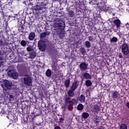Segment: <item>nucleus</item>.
Listing matches in <instances>:
<instances>
[{
    "label": "nucleus",
    "mask_w": 129,
    "mask_h": 129,
    "mask_svg": "<svg viewBox=\"0 0 129 129\" xmlns=\"http://www.w3.org/2000/svg\"><path fill=\"white\" fill-rule=\"evenodd\" d=\"M4 65V62L3 61H0V67L1 66H3Z\"/></svg>",
    "instance_id": "47"
},
{
    "label": "nucleus",
    "mask_w": 129,
    "mask_h": 129,
    "mask_svg": "<svg viewBox=\"0 0 129 129\" xmlns=\"http://www.w3.org/2000/svg\"><path fill=\"white\" fill-rule=\"evenodd\" d=\"M29 56L31 59H34V58H36V52L35 51H32L31 52H29Z\"/></svg>",
    "instance_id": "24"
},
{
    "label": "nucleus",
    "mask_w": 129,
    "mask_h": 129,
    "mask_svg": "<svg viewBox=\"0 0 129 129\" xmlns=\"http://www.w3.org/2000/svg\"><path fill=\"white\" fill-rule=\"evenodd\" d=\"M20 44L21 46H22L23 47H25L27 45V41L25 40H22L20 42Z\"/></svg>",
    "instance_id": "34"
},
{
    "label": "nucleus",
    "mask_w": 129,
    "mask_h": 129,
    "mask_svg": "<svg viewBox=\"0 0 129 129\" xmlns=\"http://www.w3.org/2000/svg\"><path fill=\"white\" fill-rule=\"evenodd\" d=\"M78 110H82L83 109V105L82 104H79L77 106Z\"/></svg>",
    "instance_id": "31"
},
{
    "label": "nucleus",
    "mask_w": 129,
    "mask_h": 129,
    "mask_svg": "<svg viewBox=\"0 0 129 129\" xmlns=\"http://www.w3.org/2000/svg\"><path fill=\"white\" fill-rule=\"evenodd\" d=\"M82 117H83V118H84V119L88 118V117H89V113L86 112H84L82 114Z\"/></svg>",
    "instance_id": "23"
},
{
    "label": "nucleus",
    "mask_w": 129,
    "mask_h": 129,
    "mask_svg": "<svg viewBox=\"0 0 129 129\" xmlns=\"http://www.w3.org/2000/svg\"><path fill=\"white\" fill-rule=\"evenodd\" d=\"M86 83V86H91V85H92V82H91V81L88 80L87 81H86L85 82Z\"/></svg>",
    "instance_id": "29"
},
{
    "label": "nucleus",
    "mask_w": 129,
    "mask_h": 129,
    "mask_svg": "<svg viewBox=\"0 0 129 129\" xmlns=\"http://www.w3.org/2000/svg\"><path fill=\"white\" fill-rule=\"evenodd\" d=\"M28 7L30 8V10L32 11H35V12L42 11V10H43V8L40 6L37 5L36 6H33V3L28 4Z\"/></svg>",
    "instance_id": "5"
},
{
    "label": "nucleus",
    "mask_w": 129,
    "mask_h": 129,
    "mask_svg": "<svg viewBox=\"0 0 129 129\" xmlns=\"http://www.w3.org/2000/svg\"><path fill=\"white\" fill-rule=\"evenodd\" d=\"M35 37H36V33L34 32H32L30 33L28 39L30 41H33L35 39Z\"/></svg>",
    "instance_id": "11"
},
{
    "label": "nucleus",
    "mask_w": 129,
    "mask_h": 129,
    "mask_svg": "<svg viewBox=\"0 0 129 129\" xmlns=\"http://www.w3.org/2000/svg\"><path fill=\"white\" fill-rule=\"evenodd\" d=\"M85 45L86 48H90L91 47V43H90L89 41H86L85 42Z\"/></svg>",
    "instance_id": "27"
},
{
    "label": "nucleus",
    "mask_w": 129,
    "mask_h": 129,
    "mask_svg": "<svg viewBox=\"0 0 129 129\" xmlns=\"http://www.w3.org/2000/svg\"><path fill=\"white\" fill-rule=\"evenodd\" d=\"M80 51L82 55H85V53H86V50H85V48H84V47L81 48Z\"/></svg>",
    "instance_id": "35"
},
{
    "label": "nucleus",
    "mask_w": 129,
    "mask_h": 129,
    "mask_svg": "<svg viewBox=\"0 0 129 129\" xmlns=\"http://www.w3.org/2000/svg\"><path fill=\"white\" fill-rule=\"evenodd\" d=\"M63 100L65 101L66 105L67 106L71 103V98H70V97L64 98Z\"/></svg>",
    "instance_id": "14"
},
{
    "label": "nucleus",
    "mask_w": 129,
    "mask_h": 129,
    "mask_svg": "<svg viewBox=\"0 0 129 129\" xmlns=\"http://www.w3.org/2000/svg\"><path fill=\"white\" fill-rule=\"evenodd\" d=\"M79 86V83H78L77 81H74L72 86H71L70 89L75 91V90H76V89H77V88H78Z\"/></svg>",
    "instance_id": "8"
},
{
    "label": "nucleus",
    "mask_w": 129,
    "mask_h": 129,
    "mask_svg": "<svg viewBox=\"0 0 129 129\" xmlns=\"http://www.w3.org/2000/svg\"><path fill=\"white\" fill-rule=\"evenodd\" d=\"M8 74L9 76L12 77L13 79H17L18 77H19V74L17 72L9 71Z\"/></svg>",
    "instance_id": "6"
},
{
    "label": "nucleus",
    "mask_w": 129,
    "mask_h": 129,
    "mask_svg": "<svg viewBox=\"0 0 129 129\" xmlns=\"http://www.w3.org/2000/svg\"><path fill=\"white\" fill-rule=\"evenodd\" d=\"M68 108L70 111L72 110V109H73V105L71 104H69V105H68Z\"/></svg>",
    "instance_id": "36"
},
{
    "label": "nucleus",
    "mask_w": 129,
    "mask_h": 129,
    "mask_svg": "<svg viewBox=\"0 0 129 129\" xmlns=\"http://www.w3.org/2000/svg\"><path fill=\"white\" fill-rule=\"evenodd\" d=\"M0 55H2V51L0 50Z\"/></svg>",
    "instance_id": "52"
},
{
    "label": "nucleus",
    "mask_w": 129,
    "mask_h": 129,
    "mask_svg": "<svg viewBox=\"0 0 129 129\" xmlns=\"http://www.w3.org/2000/svg\"><path fill=\"white\" fill-rule=\"evenodd\" d=\"M94 122L96 123V125L100 122V117L99 116H96L94 119Z\"/></svg>",
    "instance_id": "19"
},
{
    "label": "nucleus",
    "mask_w": 129,
    "mask_h": 129,
    "mask_svg": "<svg viewBox=\"0 0 129 129\" xmlns=\"http://www.w3.org/2000/svg\"><path fill=\"white\" fill-rule=\"evenodd\" d=\"M1 3H2V2L1 1V0H0V5H1ZM1 6H0V10H1Z\"/></svg>",
    "instance_id": "51"
},
{
    "label": "nucleus",
    "mask_w": 129,
    "mask_h": 129,
    "mask_svg": "<svg viewBox=\"0 0 129 129\" xmlns=\"http://www.w3.org/2000/svg\"><path fill=\"white\" fill-rule=\"evenodd\" d=\"M101 4H103V5H105V3H104V2H102Z\"/></svg>",
    "instance_id": "50"
},
{
    "label": "nucleus",
    "mask_w": 129,
    "mask_h": 129,
    "mask_svg": "<svg viewBox=\"0 0 129 129\" xmlns=\"http://www.w3.org/2000/svg\"><path fill=\"white\" fill-rule=\"evenodd\" d=\"M79 100L80 102L82 103L85 102V96H84V95H81L79 97Z\"/></svg>",
    "instance_id": "22"
},
{
    "label": "nucleus",
    "mask_w": 129,
    "mask_h": 129,
    "mask_svg": "<svg viewBox=\"0 0 129 129\" xmlns=\"http://www.w3.org/2000/svg\"><path fill=\"white\" fill-rule=\"evenodd\" d=\"M23 80L24 84L26 85V86H28V87L31 86L33 80H32V78L30 77V76H26L24 78Z\"/></svg>",
    "instance_id": "2"
},
{
    "label": "nucleus",
    "mask_w": 129,
    "mask_h": 129,
    "mask_svg": "<svg viewBox=\"0 0 129 129\" xmlns=\"http://www.w3.org/2000/svg\"><path fill=\"white\" fill-rule=\"evenodd\" d=\"M108 9H109V7H107L106 5H104V6L100 7V11H101V12H107Z\"/></svg>",
    "instance_id": "17"
},
{
    "label": "nucleus",
    "mask_w": 129,
    "mask_h": 129,
    "mask_svg": "<svg viewBox=\"0 0 129 129\" xmlns=\"http://www.w3.org/2000/svg\"><path fill=\"white\" fill-rule=\"evenodd\" d=\"M113 23L114 24V26H116L117 28H119V27H120V24H121L120 20L119 19H115L113 21Z\"/></svg>",
    "instance_id": "10"
},
{
    "label": "nucleus",
    "mask_w": 129,
    "mask_h": 129,
    "mask_svg": "<svg viewBox=\"0 0 129 129\" xmlns=\"http://www.w3.org/2000/svg\"><path fill=\"white\" fill-rule=\"evenodd\" d=\"M68 97H74L75 94L74 93V90H71L70 89V90L68 92Z\"/></svg>",
    "instance_id": "15"
},
{
    "label": "nucleus",
    "mask_w": 129,
    "mask_h": 129,
    "mask_svg": "<svg viewBox=\"0 0 129 129\" xmlns=\"http://www.w3.org/2000/svg\"><path fill=\"white\" fill-rule=\"evenodd\" d=\"M45 75L47 77H51V75H52V71L49 69H48L45 73Z\"/></svg>",
    "instance_id": "25"
},
{
    "label": "nucleus",
    "mask_w": 129,
    "mask_h": 129,
    "mask_svg": "<svg viewBox=\"0 0 129 129\" xmlns=\"http://www.w3.org/2000/svg\"><path fill=\"white\" fill-rule=\"evenodd\" d=\"M120 129H127V125L126 124L122 123L120 125Z\"/></svg>",
    "instance_id": "30"
},
{
    "label": "nucleus",
    "mask_w": 129,
    "mask_h": 129,
    "mask_svg": "<svg viewBox=\"0 0 129 129\" xmlns=\"http://www.w3.org/2000/svg\"><path fill=\"white\" fill-rule=\"evenodd\" d=\"M50 35V32H44L40 34V39H44V38H46L47 35Z\"/></svg>",
    "instance_id": "13"
},
{
    "label": "nucleus",
    "mask_w": 129,
    "mask_h": 129,
    "mask_svg": "<svg viewBox=\"0 0 129 129\" xmlns=\"http://www.w3.org/2000/svg\"><path fill=\"white\" fill-rule=\"evenodd\" d=\"M4 59V57L3 56H0V60H3Z\"/></svg>",
    "instance_id": "49"
},
{
    "label": "nucleus",
    "mask_w": 129,
    "mask_h": 129,
    "mask_svg": "<svg viewBox=\"0 0 129 129\" xmlns=\"http://www.w3.org/2000/svg\"><path fill=\"white\" fill-rule=\"evenodd\" d=\"M98 129H105V127H104V126H101L99 127Z\"/></svg>",
    "instance_id": "45"
},
{
    "label": "nucleus",
    "mask_w": 129,
    "mask_h": 129,
    "mask_svg": "<svg viewBox=\"0 0 129 129\" xmlns=\"http://www.w3.org/2000/svg\"><path fill=\"white\" fill-rule=\"evenodd\" d=\"M7 1H9V0H7Z\"/></svg>",
    "instance_id": "53"
},
{
    "label": "nucleus",
    "mask_w": 129,
    "mask_h": 129,
    "mask_svg": "<svg viewBox=\"0 0 129 129\" xmlns=\"http://www.w3.org/2000/svg\"><path fill=\"white\" fill-rule=\"evenodd\" d=\"M118 57H120L121 59L123 58V56H122V53H119L118 55Z\"/></svg>",
    "instance_id": "40"
},
{
    "label": "nucleus",
    "mask_w": 129,
    "mask_h": 129,
    "mask_svg": "<svg viewBox=\"0 0 129 129\" xmlns=\"http://www.w3.org/2000/svg\"><path fill=\"white\" fill-rule=\"evenodd\" d=\"M12 82L7 81L5 83V86H6L7 88H10V87L12 86Z\"/></svg>",
    "instance_id": "26"
},
{
    "label": "nucleus",
    "mask_w": 129,
    "mask_h": 129,
    "mask_svg": "<svg viewBox=\"0 0 129 129\" xmlns=\"http://www.w3.org/2000/svg\"><path fill=\"white\" fill-rule=\"evenodd\" d=\"M83 77L84 78H85V79H91L92 78V77H91V75H90L88 73H85L84 74Z\"/></svg>",
    "instance_id": "20"
},
{
    "label": "nucleus",
    "mask_w": 129,
    "mask_h": 129,
    "mask_svg": "<svg viewBox=\"0 0 129 129\" xmlns=\"http://www.w3.org/2000/svg\"><path fill=\"white\" fill-rule=\"evenodd\" d=\"M119 96V93H118L117 91L113 92V93L112 94V98L114 100H115V99H116L117 98H118Z\"/></svg>",
    "instance_id": "9"
},
{
    "label": "nucleus",
    "mask_w": 129,
    "mask_h": 129,
    "mask_svg": "<svg viewBox=\"0 0 129 129\" xmlns=\"http://www.w3.org/2000/svg\"><path fill=\"white\" fill-rule=\"evenodd\" d=\"M71 102H72V103H73V104H77V103H78V100L75 98H73Z\"/></svg>",
    "instance_id": "32"
},
{
    "label": "nucleus",
    "mask_w": 129,
    "mask_h": 129,
    "mask_svg": "<svg viewBox=\"0 0 129 129\" xmlns=\"http://www.w3.org/2000/svg\"><path fill=\"white\" fill-rule=\"evenodd\" d=\"M88 39L89 42H93V37L92 36H88Z\"/></svg>",
    "instance_id": "38"
},
{
    "label": "nucleus",
    "mask_w": 129,
    "mask_h": 129,
    "mask_svg": "<svg viewBox=\"0 0 129 129\" xmlns=\"http://www.w3.org/2000/svg\"><path fill=\"white\" fill-rule=\"evenodd\" d=\"M93 108V110L94 112H96V113L99 112V111L100 110V107L99 106H98L97 104L94 105Z\"/></svg>",
    "instance_id": "18"
},
{
    "label": "nucleus",
    "mask_w": 129,
    "mask_h": 129,
    "mask_svg": "<svg viewBox=\"0 0 129 129\" xmlns=\"http://www.w3.org/2000/svg\"><path fill=\"white\" fill-rule=\"evenodd\" d=\"M24 72H25L26 73H28V72H29V69H24Z\"/></svg>",
    "instance_id": "42"
},
{
    "label": "nucleus",
    "mask_w": 129,
    "mask_h": 129,
    "mask_svg": "<svg viewBox=\"0 0 129 129\" xmlns=\"http://www.w3.org/2000/svg\"><path fill=\"white\" fill-rule=\"evenodd\" d=\"M5 25L6 26V28H8V26H9V23H8V22H5Z\"/></svg>",
    "instance_id": "44"
},
{
    "label": "nucleus",
    "mask_w": 129,
    "mask_h": 129,
    "mask_svg": "<svg viewBox=\"0 0 129 129\" xmlns=\"http://www.w3.org/2000/svg\"><path fill=\"white\" fill-rule=\"evenodd\" d=\"M110 43H116V42H117V38L116 37H113L110 39Z\"/></svg>",
    "instance_id": "28"
},
{
    "label": "nucleus",
    "mask_w": 129,
    "mask_h": 129,
    "mask_svg": "<svg viewBox=\"0 0 129 129\" xmlns=\"http://www.w3.org/2000/svg\"><path fill=\"white\" fill-rule=\"evenodd\" d=\"M55 22V26H56L57 28H59V30L62 31L65 29V22H64L61 19H56Z\"/></svg>",
    "instance_id": "1"
},
{
    "label": "nucleus",
    "mask_w": 129,
    "mask_h": 129,
    "mask_svg": "<svg viewBox=\"0 0 129 129\" xmlns=\"http://www.w3.org/2000/svg\"><path fill=\"white\" fill-rule=\"evenodd\" d=\"M64 117H60L59 120V122L60 123H63V122H64Z\"/></svg>",
    "instance_id": "39"
},
{
    "label": "nucleus",
    "mask_w": 129,
    "mask_h": 129,
    "mask_svg": "<svg viewBox=\"0 0 129 129\" xmlns=\"http://www.w3.org/2000/svg\"><path fill=\"white\" fill-rule=\"evenodd\" d=\"M121 52L123 55H128L129 54V49L128 45L126 43H123L121 46Z\"/></svg>",
    "instance_id": "3"
},
{
    "label": "nucleus",
    "mask_w": 129,
    "mask_h": 129,
    "mask_svg": "<svg viewBox=\"0 0 129 129\" xmlns=\"http://www.w3.org/2000/svg\"><path fill=\"white\" fill-rule=\"evenodd\" d=\"M26 50H27V51H28V52H31L32 51L33 48H32V46H29L27 47Z\"/></svg>",
    "instance_id": "37"
},
{
    "label": "nucleus",
    "mask_w": 129,
    "mask_h": 129,
    "mask_svg": "<svg viewBox=\"0 0 129 129\" xmlns=\"http://www.w3.org/2000/svg\"><path fill=\"white\" fill-rule=\"evenodd\" d=\"M4 45V41L3 40H0V46H3Z\"/></svg>",
    "instance_id": "41"
},
{
    "label": "nucleus",
    "mask_w": 129,
    "mask_h": 129,
    "mask_svg": "<svg viewBox=\"0 0 129 129\" xmlns=\"http://www.w3.org/2000/svg\"><path fill=\"white\" fill-rule=\"evenodd\" d=\"M54 129H61V127L59 126H55Z\"/></svg>",
    "instance_id": "43"
},
{
    "label": "nucleus",
    "mask_w": 129,
    "mask_h": 129,
    "mask_svg": "<svg viewBox=\"0 0 129 129\" xmlns=\"http://www.w3.org/2000/svg\"><path fill=\"white\" fill-rule=\"evenodd\" d=\"M80 70L81 71H86L87 68L88 67V64L85 62H82L79 65Z\"/></svg>",
    "instance_id": "7"
},
{
    "label": "nucleus",
    "mask_w": 129,
    "mask_h": 129,
    "mask_svg": "<svg viewBox=\"0 0 129 129\" xmlns=\"http://www.w3.org/2000/svg\"><path fill=\"white\" fill-rule=\"evenodd\" d=\"M69 16L70 18H73V17H74V12L72 10H70L69 13Z\"/></svg>",
    "instance_id": "33"
},
{
    "label": "nucleus",
    "mask_w": 129,
    "mask_h": 129,
    "mask_svg": "<svg viewBox=\"0 0 129 129\" xmlns=\"http://www.w3.org/2000/svg\"><path fill=\"white\" fill-rule=\"evenodd\" d=\"M8 97H9V102L12 103L15 101V95L13 94H9Z\"/></svg>",
    "instance_id": "16"
},
{
    "label": "nucleus",
    "mask_w": 129,
    "mask_h": 129,
    "mask_svg": "<svg viewBox=\"0 0 129 129\" xmlns=\"http://www.w3.org/2000/svg\"><path fill=\"white\" fill-rule=\"evenodd\" d=\"M64 86L66 88H68L70 86V78L64 81Z\"/></svg>",
    "instance_id": "21"
},
{
    "label": "nucleus",
    "mask_w": 129,
    "mask_h": 129,
    "mask_svg": "<svg viewBox=\"0 0 129 129\" xmlns=\"http://www.w3.org/2000/svg\"><path fill=\"white\" fill-rule=\"evenodd\" d=\"M2 101H3V104H5L6 105H7L8 103H10L9 97H7V96L4 97L2 99Z\"/></svg>",
    "instance_id": "12"
},
{
    "label": "nucleus",
    "mask_w": 129,
    "mask_h": 129,
    "mask_svg": "<svg viewBox=\"0 0 129 129\" xmlns=\"http://www.w3.org/2000/svg\"><path fill=\"white\" fill-rule=\"evenodd\" d=\"M21 30H25V27H24V25L21 26Z\"/></svg>",
    "instance_id": "46"
},
{
    "label": "nucleus",
    "mask_w": 129,
    "mask_h": 129,
    "mask_svg": "<svg viewBox=\"0 0 129 129\" xmlns=\"http://www.w3.org/2000/svg\"><path fill=\"white\" fill-rule=\"evenodd\" d=\"M127 107H128V108H129V102H127L126 104Z\"/></svg>",
    "instance_id": "48"
},
{
    "label": "nucleus",
    "mask_w": 129,
    "mask_h": 129,
    "mask_svg": "<svg viewBox=\"0 0 129 129\" xmlns=\"http://www.w3.org/2000/svg\"><path fill=\"white\" fill-rule=\"evenodd\" d=\"M38 47L40 51H44L46 50V43L44 40H39L38 42Z\"/></svg>",
    "instance_id": "4"
}]
</instances>
